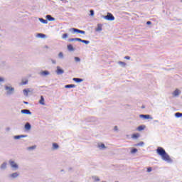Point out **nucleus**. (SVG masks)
Segmentation results:
<instances>
[{"label":"nucleus","instance_id":"1","mask_svg":"<svg viewBox=\"0 0 182 182\" xmlns=\"http://www.w3.org/2000/svg\"><path fill=\"white\" fill-rule=\"evenodd\" d=\"M156 153L159 156H160L164 160V161H166V163H173V159L170 158V155L167 154L165 149H164L161 146H158L156 149Z\"/></svg>","mask_w":182,"mask_h":182},{"label":"nucleus","instance_id":"2","mask_svg":"<svg viewBox=\"0 0 182 182\" xmlns=\"http://www.w3.org/2000/svg\"><path fill=\"white\" fill-rule=\"evenodd\" d=\"M4 89L6 90L7 96H11V95H14V93H15V88L11 85H5Z\"/></svg>","mask_w":182,"mask_h":182},{"label":"nucleus","instance_id":"3","mask_svg":"<svg viewBox=\"0 0 182 182\" xmlns=\"http://www.w3.org/2000/svg\"><path fill=\"white\" fill-rule=\"evenodd\" d=\"M69 32H71V33H81L82 35H86V31L76 28H70Z\"/></svg>","mask_w":182,"mask_h":182},{"label":"nucleus","instance_id":"4","mask_svg":"<svg viewBox=\"0 0 182 182\" xmlns=\"http://www.w3.org/2000/svg\"><path fill=\"white\" fill-rule=\"evenodd\" d=\"M102 18L106 21H114V16L112 13L107 12L106 16H102Z\"/></svg>","mask_w":182,"mask_h":182},{"label":"nucleus","instance_id":"5","mask_svg":"<svg viewBox=\"0 0 182 182\" xmlns=\"http://www.w3.org/2000/svg\"><path fill=\"white\" fill-rule=\"evenodd\" d=\"M9 163L11 168H13V170H18L19 168V165H18V164H16V162H15V161L10 159L9 161Z\"/></svg>","mask_w":182,"mask_h":182},{"label":"nucleus","instance_id":"6","mask_svg":"<svg viewBox=\"0 0 182 182\" xmlns=\"http://www.w3.org/2000/svg\"><path fill=\"white\" fill-rule=\"evenodd\" d=\"M140 119H144V120H149L150 119L151 120H153V117L150 114H139Z\"/></svg>","mask_w":182,"mask_h":182},{"label":"nucleus","instance_id":"7","mask_svg":"<svg viewBox=\"0 0 182 182\" xmlns=\"http://www.w3.org/2000/svg\"><path fill=\"white\" fill-rule=\"evenodd\" d=\"M18 177H19V173L18 172H14L9 175V178L11 179L18 178Z\"/></svg>","mask_w":182,"mask_h":182},{"label":"nucleus","instance_id":"8","mask_svg":"<svg viewBox=\"0 0 182 182\" xmlns=\"http://www.w3.org/2000/svg\"><path fill=\"white\" fill-rule=\"evenodd\" d=\"M31 129H32V125L31 124V123L26 122V124H24L25 131L26 132H29V130H31Z\"/></svg>","mask_w":182,"mask_h":182},{"label":"nucleus","instance_id":"9","mask_svg":"<svg viewBox=\"0 0 182 182\" xmlns=\"http://www.w3.org/2000/svg\"><path fill=\"white\" fill-rule=\"evenodd\" d=\"M55 73L57 75H63V73H65V70L60 67L57 66V70H55Z\"/></svg>","mask_w":182,"mask_h":182},{"label":"nucleus","instance_id":"10","mask_svg":"<svg viewBox=\"0 0 182 182\" xmlns=\"http://www.w3.org/2000/svg\"><path fill=\"white\" fill-rule=\"evenodd\" d=\"M21 113L22 114H32V112H31V110L28 109H23L21 110Z\"/></svg>","mask_w":182,"mask_h":182},{"label":"nucleus","instance_id":"11","mask_svg":"<svg viewBox=\"0 0 182 182\" xmlns=\"http://www.w3.org/2000/svg\"><path fill=\"white\" fill-rule=\"evenodd\" d=\"M173 96H174L175 97H177V96H180V95H181V91H180V90L176 89L173 91V92L172 93Z\"/></svg>","mask_w":182,"mask_h":182},{"label":"nucleus","instance_id":"12","mask_svg":"<svg viewBox=\"0 0 182 182\" xmlns=\"http://www.w3.org/2000/svg\"><path fill=\"white\" fill-rule=\"evenodd\" d=\"M96 32H101V31H103V24L98 23L97 28H95Z\"/></svg>","mask_w":182,"mask_h":182},{"label":"nucleus","instance_id":"13","mask_svg":"<svg viewBox=\"0 0 182 182\" xmlns=\"http://www.w3.org/2000/svg\"><path fill=\"white\" fill-rule=\"evenodd\" d=\"M46 18L47 21H49L50 22H53V21L56 20L55 17H52L50 14L46 15Z\"/></svg>","mask_w":182,"mask_h":182},{"label":"nucleus","instance_id":"14","mask_svg":"<svg viewBox=\"0 0 182 182\" xmlns=\"http://www.w3.org/2000/svg\"><path fill=\"white\" fill-rule=\"evenodd\" d=\"M41 76H48V75H50V73L48 70H43L40 72Z\"/></svg>","mask_w":182,"mask_h":182},{"label":"nucleus","instance_id":"15","mask_svg":"<svg viewBox=\"0 0 182 182\" xmlns=\"http://www.w3.org/2000/svg\"><path fill=\"white\" fill-rule=\"evenodd\" d=\"M67 48L69 52H75V48H73V46L72 44H68Z\"/></svg>","mask_w":182,"mask_h":182},{"label":"nucleus","instance_id":"16","mask_svg":"<svg viewBox=\"0 0 182 182\" xmlns=\"http://www.w3.org/2000/svg\"><path fill=\"white\" fill-rule=\"evenodd\" d=\"M73 82H75V83H82L83 82V79L79 78V77H74L73 78Z\"/></svg>","mask_w":182,"mask_h":182},{"label":"nucleus","instance_id":"17","mask_svg":"<svg viewBox=\"0 0 182 182\" xmlns=\"http://www.w3.org/2000/svg\"><path fill=\"white\" fill-rule=\"evenodd\" d=\"M76 87V85L74 84H68L65 85V89H73Z\"/></svg>","mask_w":182,"mask_h":182},{"label":"nucleus","instance_id":"18","mask_svg":"<svg viewBox=\"0 0 182 182\" xmlns=\"http://www.w3.org/2000/svg\"><path fill=\"white\" fill-rule=\"evenodd\" d=\"M40 105H42L43 106H45V98L43 97V95L41 96V99L39 100Z\"/></svg>","mask_w":182,"mask_h":182},{"label":"nucleus","instance_id":"19","mask_svg":"<svg viewBox=\"0 0 182 182\" xmlns=\"http://www.w3.org/2000/svg\"><path fill=\"white\" fill-rule=\"evenodd\" d=\"M144 129H146V125H139L136 128V130H138V132H141V131L144 130Z\"/></svg>","mask_w":182,"mask_h":182},{"label":"nucleus","instance_id":"20","mask_svg":"<svg viewBox=\"0 0 182 182\" xmlns=\"http://www.w3.org/2000/svg\"><path fill=\"white\" fill-rule=\"evenodd\" d=\"M98 147L100 150H105V149H106V145H105L103 143L98 144Z\"/></svg>","mask_w":182,"mask_h":182},{"label":"nucleus","instance_id":"21","mask_svg":"<svg viewBox=\"0 0 182 182\" xmlns=\"http://www.w3.org/2000/svg\"><path fill=\"white\" fill-rule=\"evenodd\" d=\"M80 38H69L68 42H79Z\"/></svg>","mask_w":182,"mask_h":182},{"label":"nucleus","instance_id":"22","mask_svg":"<svg viewBox=\"0 0 182 182\" xmlns=\"http://www.w3.org/2000/svg\"><path fill=\"white\" fill-rule=\"evenodd\" d=\"M38 21H40V22H41V23H44L45 25H46V23H48V20L44 19L43 18H39Z\"/></svg>","mask_w":182,"mask_h":182},{"label":"nucleus","instance_id":"23","mask_svg":"<svg viewBox=\"0 0 182 182\" xmlns=\"http://www.w3.org/2000/svg\"><path fill=\"white\" fill-rule=\"evenodd\" d=\"M7 165H8V164H7L6 162H4V163L1 165L0 168H1V170H6Z\"/></svg>","mask_w":182,"mask_h":182},{"label":"nucleus","instance_id":"24","mask_svg":"<svg viewBox=\"0 0 182 182\" xmlns=\"http://www.w3.org/2000/svg\"><path fill=\"white\" fill-rule=\"evenodd\" d=\"M46 37V36L42 33H38L37 34V38H41V39H43Z\"/></svg>","mask_w":182,"mask_h":182},{"label":"nucleus","instance_id":"25","mask_svg":"<svg viewBox=\"0 0 182 182\" xmlns=\"http://www.w3.org/2000/svg\"><path fill=\"white\" fill-rule=\"evenodd\" d=\"M79 42H82V43H85V45H89V43H90V41L82 40V38H80Z\"/></svg>","mask_w":182,"mask_h":182},{"label":"nucleus","instance_id":"26","mask_svg":"<svg viewBox=\"0 0 182 182\" xmlns=\"http://www.w3.org/2000/svg\"><path fill=\"white\" fill-rule=\"evenodd\" d=\"M59 149V144L58 143H53V149L58 150Z\"/></svg>","mask_w":182,"mask_h":182},{"label":"nucleus","instance_id":"27","mask_svg":"<svg viewBox=\"0 0 182 182\" xmlns=\"http://www.w3.org/2000/svg\"><path fill=\"white\" fill-rule=\"evenodd\" d=\"M29 92H31V90H29V89H24L23 90L24 96H28V95H29Z\"/></svg>","mask_w":182,"mask_h":182},{"label":"nucleus","instance_id":"28","mask_svg":"<svg viewBox=\"0 0 182 182\" xmlns=\"http://www.w3.org/2000/svg\"><path fill=\"white\" fill-rule=\"evenodd\" d=\"M139 137H140V134L139 133L133 134L132 136V139H139Z\"/></svg>","mask_w":182,"mask_h":182},{"label":"nucleus","instance_id":"29","mask_svg":"<svg viewBox=\"0 0 182 182\" xmlns=\"http://www.w3.org/2000/svg\"><path fill=\"white\" fill-rule=\"evenodd\" d=\"M35 149H36V145H33V146H28V147H27V150H28V151H32V150H35Z\"/></svg>","mask_w":182,"mask_h":182},{"label":"nucleus","instance_id":"30","mask_svg":"<svg viewBox=\"0 0 182 182\" xmlns=\"http://www.w3.org/2000/svg\"><path fill=\"white\" fill-rule=\"evenodd\" d=\"M175 117H176V119H179V117H182V113L181 112L175 113Z\"/></svg>","mask_w":182,"mask_h":182},{"label":"nucleus","instance_id":"31","mask_svg":"<svg viewBox=\"0 0 182 182\" xmlns=\"http://www.w3.org/2000/svg\"><path fill=\"white\" fill-rule=\"evenodd\" d=\"M138 150L136 148H132L131 149V154H135V153H137Z\"/></svg>","mask_w":182,"mask_h":182},{"label":"nucleus","instance_id":"32","mask_svg":"<svg viewBox=\"0 0 182 182\" xmlns=\"http://www.w3.org/2000/svg\"><path fill=\"white\" fill-rule=\"evenodd\" d=\"M85 120H86V122H95V117H90L87 118Z\"/></svg>","mask_w":182,"mask_h":182},{"label":"nucleus","instance_id":"33","mask_svg":"<svg viewBox=\"0 0 182 182\" xmlns=\"http://www.w3.org/2000/svg\"><path fill=\"white\" fill-rule=\"evenodd\" d=\"M134 146L135 147H137V146H144V143L143 141H141V142H139V143H138V144H134Z\"/></svg>","mask_w":182,"mask_h":182},{"label":"nucleus","instance_id":"34","mask_svg":"<svg viewBox=\"0 0 182 182\" xmlns=\"http://www.w3.org/2000/svg\"><path fill=\"white\" fill-rule=\"evenodd\" d=\"M118 64L122 65V68H124L126 66V63H124L123 61H119Z\"/></svg>","mask_w":182,"mask_h":182},{"label":"nucleus","instance_id":"35","mask_svg":"<svg viewBox=\"0 0 182 182\" xmlns=\"http://www.w3.org/2000/svg\"><path fill=\"white\" fill-rule=\"evenodd\" d=\"M92 178L95 180V181H100V178L98 176H94Z\"/></svg>","mask_w":182,"mask_h":182},{"label":"nucleus","instance_id":"36","mask_svg":"<svg viewBox=\"0 0 182 182\" xmlns=\"http://www.w3.org/2000/svg\"><path fill=\"white\" fill-rule=\"evenodd\" d=\"M90 16H95V10H90Z\"/></svg>","mask_w":182,"mask_h":182},{"label":"nucleus","instance_id":"37","mask_svg":"<svg viewBox=\"0 0 182 182\" xmlns=\"http://www.w3.org/2000/svg\"><path fill=\"white\" fill-rule=\"evenodd\" d=\"M68 36H69V34H68L67 33H63L62 36V39H66Z\"/></svg>","mask_w":182,"mask_h":182},{"label":"nucleus","instance_id":"38","mask_svg":"<svg viewBox=\"0 0 182 182\" xmlns=\"http://www.w3.org/2000/svg\"><path fill=\"white\" fill-rule=\"evenodd\" d=\"M58 58H59V59H63V52H60L58 53Z\"/></svg>","mask_w":182,"mask_h":182},{"label":"nucleus","instance_id":"39","mask_svg":"<svg viewBox=\"0 0 182 182\" xmlns=\"http://www.w3.org/2000/svg\"><path fill=\"white\" fill-rule=\"evenodd\" d=\"M14 140H19L21 139V135H15L14 136Z\"/></svg>","mask_w":182,"mask_h":182},{"label":"nucleus","instance_id":"40","mask_svg":"<svg viewBox=\"0 0 182 182\" xmlns=\"http://www.w3.org/2000/svg\"><path fill=\"white\" fill-rule=\"evenodd\" d=\"M28 80H22L21 82V85H28Z\"/></svg>","mask_w":182,"mask_h":182},{"label":"nucleus","instance_id":"41","mask_svg":"<svg viewBox=\"0 0 182 182\" xmlns=\"http://www.w3.org/2000/svg\"><path fill=\"white\" fill-rule=\"evenodd\" d=\"M74 60H75V61L77 62H77H80V58H79V57H75V58H74Z\"/></svg>","mask_w":182,"mask_h":182},{"label":"nucleus","instance_id":"42","mask_svg":"<svg viewBox=\"0 0 182 182\" xmlns=\"http://www.w3.org/2000/svg\"><path fill=\"white\" fill-rule=\"evenodd\" d=\"M5 65H6V61H1V63H0V65L1 66H5Z\"/></svg>","mask_w":182,"mask_h":182},{"label":"nucleus","instance_id":"43","mask_svg":"<svg viewBox=\"0 0 182 182\" xmlns=\"http://www.w3.org/2000/svg\"><path fill=\"white\" fill-rule=\"evenodd\" d=\"M152 170H153V168H151V167H148V168H147V173H151Z\"/></svg>","mask_w":182,"mask_h":182},{"label":"nucleus","instance_id":"44","mask_svg":"<svg viewBox=\"0 0 182 182\" xmlns=\"http://www.w3.org/2000/svg\"><path fill=\"white\" fill-rule=\"evenodd\" d=\"M68 171L70 173V172H73V168L72 167H69L68 168Z\"/></svg>","mask_w":182,"mask_h":182},{"label":"nucleus","instance_id":"45","mask_svg":"<svg viewBox=\"0 0 182 182\" xmlns=\"http://www.w3.org/2000/svg\"><path fill=\"white\" fill-rule=\"evenodd\" d=\"M21 139H23L25 137H28V135H20Z\"/></svg>","mask_w":182,"mask_h":182},{"label":"nucleus","instance_id":"46","mask_svg":"<svg viewBox=\"0 0 182 182\" xmlns=\"http://www.w3.org/2000/svg\"><path fill=\"white\" fill-rule=\"evenodd\" d=\"M52 64L53 65H56V60H51Z\"/></svg>","mask_w":182,"mask_h":182},{"label":"nucleus","instance_id":"47","mask_svg":"<svg viewBox=\"0 0 182 182\" xmlns=\"http://www.w3.org/2000/svg\"><path fill=\"white\" fill-rule=\"evenodd\" d=\"M117 130H119V129L117 128V126H115V127H114V132H117Z\"/></svg>","mask_w":182,"mask_h":182},{"label":"nucleus","instance_id":"48","mask_svg":"<svg viewBox=\"0 0 182 182\" xmlns=\"http://www.w3.org/2000/svg\"><path fill=\"white\" fill-rule=\"evenodd\" d=\"M124 59H127V60H130V56H125Z\"/></svg>","mask_w":182,"mask_h":182},{"label":"nucleus","instance_id":"49","mask_svg":"<svg viewBox=\"0 0 182 182\" xmlns=\"http://www.w3.org/2000/svg\"><path fill=\"white\" fill-rule=\"evenodd\" d=\"M5 80L4 79V77H0V82H4Z\"/></svg>","mask_w":182,"mask_h":182},{"label":"nucleus","instance_id":"50","mask_svg":"<svg viewBox=\"0 0 182 182\" xmlns=\"http://www.w3.org/2000/svg\"><path fill=\"white\" fill-rule=\"evenodd\" d=\"M146 25H151V21H146Z\"/></svg>","mask_w":182,"mask_h":182},{"label":"nucleus","instance_id":"51","mask_svg":"<svg viewBox=\"0 0 182 182\" xmlns=\"http://www.w3.org/2000/svg\"><path fill=\"white\" fill-rule=\"evenodd\" d=\"M24 105H29V102H26V101H23Z\"/></svg>","mask_w":182,"mask_h":182},{"label":"nucleus","instance_id":"52","mask_svg":"<svg viewBox=\"0 0 182 182\" xmlns=\"http://www.w3.org/2000/svg\"><path fill=\"white\" fill-rule=\"evenodd\" d=\"M141 109H146V106L142 105V106H141Z\"/></svg>","mask_w":182,"mask_h":182},{"label":"nucleus","instance_id":"53","mask_svg":"<svg viewBox=\"0 0 182 182\" xmlns=\"http://www.w3.org/2000/svg\"><path fill=\"white\" fill-rule=\"evenodd\" d=\"M60 172H61V173H65V170H64V169H61V170H60Z\"/></svg>","mask_w":182,"mask_h":182},{"label":"nucleus","instance_id":"54","mask_svg":"<svg viewBox=\"0 0 182 182\" xmlns=\"http://www.w3.org/2000/svg\"><path fill=\"white\" fill-rule=\"evenodd\" d=\"M155 123H159V120H154V121Z\"/></svg>","mask_w":182,"mask_h":182},{"label":"nucleus","instance_id":"55","mask_svg":"<svg viewBox=\"0 0 182 182\" xmlns=\"http://www.w3.org/2000/svg\"><path fill=\"white\" fill-rule=\"evenodd\" d=\"M7 130H9V128H7Z\"/></svg>","mask_w":182,"mask_h":182},{"label":"nucleus","instance_id":"56","mask_svg":"<svg viewBox=\"0 0 182 182\" xmlns=\"http://www.w3.org/2000/svg\"><path fill=\"white\" fill-rule=\"evenodd\" d=\"M46 48H48V46H46Z\"/></svg>","mask_w":182,"mask_h":182},{"label":"nucleus","instance_id":"57","mask_svg":"<svg viewBox=\"0 0 182 182\" xmlns=\"http://www.w3.org/2000/svg\"><path fill=\"white\" fill-rule=\"evenodd\" d=\"M181 2H182V0H181Z\"/></svg>","mask_w":182,"mask_h":182}]
</instances>
